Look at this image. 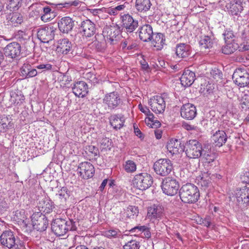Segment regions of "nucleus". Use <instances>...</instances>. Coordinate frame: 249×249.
<instances>
[{"label":"nucleus","instance_id":"obj_1","mask_svg":"<svg viewBox=\"0 0 249 249\" xmlns=\"http://www.w3.org/2000/svg\"><path fill=\"white\" fill-rule=\"evenodd\" d=\"M52 230L57 236L65 235L69 231H76L77 227L75 222L72 220H66L62 218H56L52 223Z\"/></svg>","mask_w":249,"mask_h":249},{"label":"nucleus","instance_id":"obj_2","mask_svg":"<svg viewBox=\"0 0 249 249\" xmlns=\"http://www.w3.org/2000/svg\"><path fill=\"white\" fill-rule=\"evenodd\" d=\"M179 196L183 202L194 203L198 201L200 195L198 189L196 185L187 183L180 189Z\"/></svg>","mask_w":249,"mask_h":249},{"label":"nucleus","instance_id":"obj_3","mask_svg":"<svg viewBox=\"0 0 249 249\" xmlns=\"http://www.w3.org/2000/svg\"><path fill=\"white\" fill-rule=\"evenodd\" d=\"M0 240L2 246L9 249H18L22 246L19 238L11 231H3L0 235Z\"/></svg>","mask_w":249,"mask_h":249},{"label":"nucleus","instance_id":"obj_4","mask_svg":"<svg viewBox=\"0 0 249 249\" xmlns=\"http://www.w3.org/2000/svg\"><path fill=\"white\" fill-rule=\"evenodd\" d=\"M161 188L164 194L167 196H173L178 193L179 184L173 177H168L162 180Z\"/></svg>","mask_w":249,"mask_h":249},{"label":"nucleus","instance_id":"obj_5","mask_svg":"<svg viewBox=\"0 0 249 249\" xmlns=\"http://www.w3.org/2000/svg\"><path fill=\"white\" fill-rule=\"evenodd\" d=\"M153 182V178L151 175L147 172H142L135 176L133 184L137 188L145 190L151 186Z\"/></svg>","mask_w":249,"mask_h":249},{"label":"nucleus","instance_id":"obj_6","mask_svg":"<svg viewBox=\"0 0 249 249\" xmlns=\"http://www.w3.org/2000/svg\"><path fill=\"white\" fill-rule=\"evenodd\" d=\"M203 148L201 144L198 141L196 140H191L186 145V156L189 158H198L201 156Z\"/></svg>","mask_w":249,"mask_h":249},{"label":"nucleus","instance_id":"obj_7","mask_svg":"<svg viewBox=\"0 0 249 249\" xmlns=\"http://www.w3.org/2000/svg\"><path fill=\"white\" fill-rule=\"evenodd\" d=\"M120 33L119 26L117 25L106 26L103 30V35L106 40L110 44L117 43L118 36Z\"/></svg>","mask_w":249,"mask_h":249},{"label":"nucleus","instance_id":"obj_8","mask_svg":"<svg viewBox=\"0 0 249 249\" xmlns=\"http://www.w3.org/2000/svg\"><path fill=\"white\" fill-rule=\"evenodd\" d=\"M201 158L205 170L213 169L212 167L216 165L215 161V155L208 148L204 147L201 153Z\"/></svg>","mask_w":249,"mask_h":249},{"label":"nucleus","instance_id":"obj_9","mask_svg":"<svg viewBox=\"0 0 249 249\" xmlns=\"http://www.w3.org/2000/svg\"><path fill=\"white\" fill-rule=\"evenodd\" d=\"M32 221L34 229L39 231H45L48 225V220L44 214L38 213L32 215Z\"/></svg>","mask_w":249,"mask_h":249},{"label":"nucleus","instance_id":"obj_10","mask_svg":"<svg viewBox=\"0 0 249 249\" xmlns=\"http://www.w3.org/2000/svg\"><path fill=\"white\" fill-rule=\"evenodd\" d=\"M235 196L238 206L241 209H244L249 203V188L245 187L237 189Z\"/></svg>","mask_w":249,"mask_h":249},{"label":"nucleus","instance_id":"obj_11","mask_svg":"<svg viewBox=\"0 0 249 249\" xmlns=\"http://www.w3.org/2000/svg\"><path fill=\"white\" fill-rule=\"evenodd\" d=\"M232 79L236 85L243 88L249 84V74L240 69L236 70L232 75Z\"/></svg>","mask_w":249,"mask_h":249},{"label":"nucleus","instance_id":"obj_12","mask_svg":"<svg viewBox=\"0 0 249 249\" xmlns=\"http://www.w3.org/2000/svg\"><path fill=\"white\" fill-rule=\"evenodd\" d=\"M121 102V99L120 95L115 91L107 94L103 99L104 104L110 109L117 107Z\"/></svg>","mask_w":249,"mask_h":249},{"label":"nucleus","instance_id":"obj_13","mask_svg":"<svg viewBox=\"0 0 249 249\" xmlns=\"http://www.w3.org/2000/svg\"><path fill=\"white\" fill-rule=\"evenodd\" d=\"M79 29L82 36L86 37H90L93 36L96 32L95 24L89 19L82 21Z\"/></svg>","mask_w":249,"mask_h":249},{"label":"nucleus","instance_id":"obj_14","mask_svg":"<svg viewBox=\"0 0 249 249\" xmlns=\"http://www.w3.org/2000/svg\"><path fill=\"white\" fill-rule=\"evenodd\" d=\"M238 49L239 51H243L249 50V47L244 45L241 48L235 40H232L231 41L225 42V45L222 47L221 50L222 53L225 54H231Z\"/></svg>","mask_w":249,"mask_h":249},{"label":"nucleus","instance_id":"obj_15","mask_svg":"<svg viewBox=\"0 0 249 249\" xmlns=\"http://www.w3.org/2000/svg\"><path fill=\"white\" fill-rule=\"evenodd\" d=\"M181 116L186 120H193L196 115V107L190 103L183 105L180 108Z\"/></svg>","mask_w":249,"mask_h":249},{"label":"nucleus","instance_id":"obj_16","mask_svg":"<svg viewBox=\"0 0 249 249\" xmlns=\"http://www.w3.org/2000/svg\"><path fill=\"white\" fill-rule=\"evenodd\" d=\"M4 52L6 56L12 58H16L20 54V45L16 42L10 43L4 48Z\"/></svg>","mask_w":249,"mask_h":249},{"label":"nucleus","instance_id":"obj_17","mask_svg":"<svg viewBox=\"0 0 249 249\" xmlns=\"http://www.w3.org/2000/svg\"><path fill=\"white\" fill-rule=\"evenodd\" d=\"M54 31L51 27H45L38 29L37 37L42 42L48 43L54 37Z\"/></svg>","mask_w":249,"mask_h":249},{"label":"nucleus","instance_id":"obj_18","mask_svg":"<svg viewBox=\"0 0 249 249\" xmlns=\"http://www.w3.org/2000/svg\"><path fill=\"white\" fill-rule=\"evenodd\" d=\"M122 18L123 27L127 32L132 33L138 27V21L134 20L129 14L124 15Z\"/></svg>","mask_w":249,"mask_h":249},{"label":"nucleus","instance_id":"obj_19","mask_svg":"<svg viewBox=\"0 0 249 249\" xmlns=\"http://www.w3.org/2000/svg\"><path fill=\"white\" fill-rule=\"evenodd\" d=\"M166 147L172 155L178 154L183 151V146L181 145L180 141L178 139H171L168 142Z\"/></svg>","mask_w":249,"mask_h":249},{"label":"nucleus","instance_id":"obj_20","mask_svg":"<svg viewBox=\"0 0 249 249\" xmlns=\"http://www.w3.org/2000/svg\"><path fill=\"white\" fill-rule=\"evenodd\" d=\"M59 30L63 33H68L74 26V21L71 18L65 17L62 18L58 22Z\"/></svg>","mask_w":249,"mask_h":249},{"label":"nucleus","instance_id":"obj_21","mask_svg":"<svg viewBox=\"0 0 249 249\" xmlns=\"http://www.w3.org/2000/svg\"><path fill=\"white\" fill-rule=\"evenodd\" d=\"M196 75L194 72L190 70H185L180 80L181 85L184 87L191 86L195 80Z\"/></svg>","mask_w":249,"mask_h":249},{"label":"nucleus","instance_id":"obj_22","mask_svg":"<svg viewBox=\"0 0 249 249\" xmlns=\"http://www.w3.org/2000/svg\"><path fill=\"white\" fill-rule=\"evenodd\" d=\"M72 91L76 96L83 97L88 92L87 84L83 81L77 82L72 88Z\"/></svg>","mask_w":249,"mask_h":249},{"label":"nucleus","instance_id":"obj_23","mask_svg":"<svg viewBox=\"0 0 249 249\" xmlns=\"http://www.w3.org/2000/svg\"><path fill=\"white\" fill-rule=\"evenodd\" d=\"M227 140V136L223 130H218L212 137V141L216 146L220 147L225 144Z\"/></svg>","mask_w":249,"mask_h":249},{"label":"nucleus","instance_id":"obj_24","mask_svg":"<svg viewBox=\"0 0 249 249\" xmlns=\"http://www.w3.org/2000/svg\"><path fill=\"white\" fill-rule=\"evenodd\" d=\"M38 208L40 212L45 214L50 213L54 208L53 202L48 198H44L39 201Z\"/></svg>","mask_w":249,"mask_h":249},{"label":"nucleus","instance_id":"obj_25","mask_svg":"<svg viewBox=\"0 0 249 249\" xmlns=\"http://www.w3.org/2000/svg\"><path fill=\"white\" fill-rule=\"evenodd\" d=\"M175 167L172 161L169 159H160L157 161V171H172L175 170Z\"/></svg>","mask_w":249,"mask_h":249},{"label":"nucleus","instance_id":"obj_26","mask_svg":"<svg viewBox=\"0 0 249 249\" xmlns=\"http://www.w3.org/2000/svg\"><path fill=\"white\" fill-rule=\"evenodd\" d=\"M153 32L152 28L149 25H144L141 27L139 31L140 39L144 41L150 40L153 37Z\"/></svg>","mask_w":249,"mask_h":249},{"label":"nucleus","instance_id":"obj_27","mask_svg":"<svg viewBox=\"0 0 249 249\" xmlns=\"http://www.w3.org/2000/svg\"><path fill=\"white\" fill-rule=\"evenodd\" d=\"M124 117L122 115H113L109 118L111 125L115 129L122 128L124 125Z\"/></svg>","mask_w":249,"mask_h":249},{"label":"nucleus","instance_id":"obj_28","mask_svg":"<svg viewBox=\"0 0 249 249\" xmlns=\"http://www.w3.org/2000/svg\"><path fill=\"white\" fill-rule=\"evenodd\" d=\"M176 53L179 58H186L190 55V46L185 43H179L176 45Z\"/></svg>","mask_w":249,"mask_h":249},{"label":"nucleus","instance_id":"obj_29","mask_svg":"<svg viewBox=\"0 0 249 249\" xmlns=\"http://www.w3.org/2000/svg\"><path fill=\"white\" fill-rule=\"evenodd\" d=\"M214 43V37L211 33V35H205L201 36L199 45L202 49H211Z\"/></svg>","mask_w":249,"mask_h":249},{"label":"nucleus","instance_id":"obj_30","mask_svg":"<svg viewBox=\"0 0 249 249\" xmlns=\"http://www.w3.org/2000/svg\"><path fill=\"white\" fill-rule=\"evenodd\" d=\"M71 48V43L68 39H60L58 42L57 50L63 54H67Z\"/></svg>","mask_w":249,"mask_h":249},{"label":"nucleus","instance_id":"obj_31","mask_svg":"<svg viewBox=\"0 0 249 249\" xmlns=\"http://www.w3.org/2000/svg\"><path fill=\"white\" fill-rule=\"evenodd\" d=\"M7 19L13 26L16 27L21 24L23 21V17L20 13L18 12L12 13L9 14Z\"/></svg>","mask_w":249,"mask_h":249},{"label":"nucleus","instance_id":"obj_32","mask_svg":"<svg viewBox=\"0 0 249 249\" xmlns=\"http://www.w3.org/2000/svg\"><path fill=\"white\" fill-rule=\"evenodd\" d=\"M210 179L208 172H201V175L196 178V182L202 187L206 188L210 183Z\"/></svg>","mask_w":249,"mask_h":249},{"label":"nucleus","instance_id":"obj_33","mask_svg":"<svg viewBox=\"0 0 249 249\" xmlns=\"http://www.w3.org/2000/svg\"><path fill=\"white\" fill-rule=\"evenodd\" d=\"M14 124L11 119L7 116H2L0 117V132H4L7 130L11 128Z\"/></svg>","mask_w":249,"mask_h":249},{"label":"nucleus","instance_id":"obj_34","mask_svg":"<svg viewBox=\"0 0 249 249\" xmlns=\"http://www.w3.org/2000/svg\"><path fill=\"white\" fill-rule=\"evenodd\" d=\"M167 98V94L165 93L160 95H157V111L158 113L164 112L165 107V99Z\"/></svg>","mask_w":249,"mask_h":249},{"label":"nucleus","instance_id":"obj_35","mask_svg":"<svg viewBox=\"0 0 249 249\" xmlns=\"http://www.w3.org/2000/svg\"><path fill=\"white\" fill-rule=\"evenodd\" d=\"M151 5L150 0H136L135 7L140 12L147 11Z\"/></svg>","mask_w":249,"mask_h":249},{"label":"nucleus","instance_id":"obj_36","mask_svg":"<svg viewBox=\"0 0 249 249\" xmlns=\"http://www.w3.org/2000/svg\"><path fill=\"white\" fill-rule=\"evenodd\" d=\"M85 152L89 160H96L99 154L98 148L91 145L85 147Z\"/></svg>","mask_w":249,"mask_h":249},{"label":"nucleus","instance_id":"obj_37","mask_svg":"<svg viewBox=\"0 0 249 249\" xmlns=\"http://www.w3.org/2000/svg\"><path fill=\"white\" fill-rule=\"evenodd\" d=\"M243 9L242 2L240 0L233 3L230 6L229 12L232 15L237 16Z\"/></svg>","mask_w":249,"mask_h":249},{"label":"nucleus","instance_id":"obj_38","mask_svg":"<svg viewBox=\"0 0 249 249\" xmlns=\"http://www.w3.org/2000/svg\"><path fill=\"white\" fill-rule=\"evenodd\" d=\"M165 36L162 33H157V50H161L166 45Z\"/></svg>","mask_w":249,"mask_h":249},{"label":"nucleus","instance_id":"obj_39","mask_svg":"<svg viewBox=\"0 0 249 249\" xmlns=\"http://www.w3.org/2000/svg\"><path fill=\"white\" fill-rule=\"evenodd\" d=\"M103 235L108 238H119L121 236V232L118 229H111L104 232Z\"/></svg>","mask_w":249,"mask_h":249},{"label":"nucleus","instance_id":"obj_40","mask_svg":"<svg viewBox=\"0 0 249 249\" xmlns=\"http://www.w3.org/2000/svg\"><path fill=\"white\" fill-rule=\"evenodd\" d=\"M22 0H9L7 8L10 11H17L21 6Z\"/></svg>","mask_w":249,"mask_h":249},{"label":"nucleus","instance_id":"obj_41","mask_svg":"<svg viewBox=\"0 0 249 249\" xmlns=\"http://www.w3.org/2000/svg\"><path fill=\"white\" fill-rule=\"evenodd\" d=\"M24 101L23 95L14 93L11 96V102L15 106H19L21 105Z\"/></svg>","mask_w":249,"mask_h":249},{"label":"nucleus","instance_id":"obj_42","mask_svg":"<svg viewBox=\"0 0 249 249\" xmlns=\"http://www.w3.org/2000/svg\"><path fill=\"white\" fill-rule=\"evenodd\" d=\"M125 8L124 5H120L114 8H105L104 11L110 15L115 16L118 14L119 12Z\"/></svg>","mask_w":249,"mask_h":249},{"label":"nucleus","instance_id":"obj_43","mask_svg":"<svg viewBox=\"0 0 249 249\" xmlns=\"http://www.w3.org/2000/svg\"><path fill=\"white\" fill-rule=\"evenodd\" d=\"M154 205L152 207H148L147 209V219L154 223L156 221V207Z\"/></svg>","mask_w":249,"mask_h":249},{"label":"nucleus","instance_id":"obj_44","mask_svg":"<svg viewBox=\"0 0 249 249\" xmlns=\"http://www.w3.org/2000/svg\"><path fill=\"white\" fill-rule=\"evenodd\" d=\"M145 123L147 126L150 128H154L156 124L155 116L153 113H149L145 118Z\"/></svg>","mask_w":249,"mask_h":249},{"label":"nucleus","instance_id":"obj_45","mask_svg":"<svg viewBox=\"0 0 249 249\" xmlns=\"http://www.w3.org/2000/svg\"><path fill=\"white\" fill-rule=\"evenodd\" d=\"M78 168L82 171H92L94 170L93 165L88 161L81 162L79 165Z\"/></svg>","mask_w":249,"mask_h":249},{"label":"nucleus","instance_id":"obj_46","mask_svg":"<svg viewBox=\"0 0 249 249\" xmlns=\"http://www.w3.org/2000/svg\"><path fill=\"white\" fill-rule=\"evenodd\" d=\"M140 243L136 240H130L126 243L123 247L124 249H139Z\"/></svg>","mask_w":249,"mask_h":249},{"label":"nucleus","instance_id":"obj_47","mask_svg":"<svg viewBox=\"0 0 249 249\" xmlns=\"http://www.w3.org/2000/svg\"><path fill=\"white\" fill-rule=\"evenodd\" d=\"M139 213L138 208L135 206H129L127 208V215L129 218H134V216H137Z\"/></svg>","mask_w":249,"mask_h":249},{"label":"nucleus","instance_id":"obj_48","mask_svg":"<svg viewBox=\"0 0 249 249\" xmlns=\"http://www.w3.org/2000/svg\"><path fill=\"white\" fill-rule=\"evenodd\" d=\"M223 35L224 36L225 42H229L232 40H235V36L232 31L230 29L225 30L224 33L223 34Z\"/></svg>","mask_w":249,"mask_h":249},{"label":"nucleus","instance_id":"obj_49","mask_svg":"<svg viewBox=\"0 0 249 249\" xmlns=\"http://www.w3.org/2000/svg\"><path fill=\"white\" fill-rule=\"evenodd\" d=\"M85 78L93 84L98 83L99 81L102 80L100 77H97L96 75L92 72L87 73L85 75Z\"/></svg>","mask_w":249,"mask_h":249},{"label":"nucleus","instance_id":"obj_50","mask_svg":"<svg viewBox=\"0 0 249 249\" xmlns=\"http://www.w3.org/2000/svg\"><path fill=\"white\" fill-rule=\"evenodd\" d=\"M59 196V198L61 199H64V201H66L67 198L70 196L69 192L68 191L67 187H62L59 191L58 193L57 194Z\"/></svg>","mask_w":249,"mask_h":249},{"label":"nucleus","instance_id":"obj_51","mask_svg":"<svg viewBox=\"0 0 249 249\" xmlns=\"http://www.w3.org/2000/svg\"><path fill=\"white\" fill-rule=\"evenodd\" d=\"M124 168L126 171H135L136 165L133 161L128 160L125 162Z\"/></svg>","mask_w":249,"mask_h":249},{"label":"nucleus","instance_id":"obj_52","mask_svg":"<svg viewBox=\"0 0 249 249\" xmlns=\"http://www.w3.org/2000/svg\"><path fill=\"white\" fill-rule=\"evenodd\" d=\"M211 75L213 78L218 80L221 79L222 78V73L221 71L217 68L212 69L211 71Z\"/></svg>","mask_w":249,"mask_h":249},{"label":"nucleus","instance_id":"obj_53","mask_svg":"<svg viewBox=\"0 0 249 249\" xmlns=\"http://www.w3.org/2000/svg\"><path fill=\"white\" fill-rule=\"evenodd\" d=\"M203 88H201V90L204 94H209L212 92L214 89L213 84L208 83L206 85H204Z\"/></svg>","mask_w":249,"mask_h":249},{"label":"nucleus","instance_id":"obj_54","mask_svg":"<svg viewBox=\"0 0 249 249\" xmlns=\"http://www.w3.org/2000/svg\"><path fill=\"white\" fill-rule=\"evenodd\" d=\"M164 205L159 204L157 206V218L164 215Z\"/></svg>","mask_w":249,"mask_h":249},{"label":"nucleus","instance_id":"obj_55","mask_svg":"<svg viewBox=\"0 0 249 249\" xmlns=\"http://www.w3.org/2000/svg\"><path fill=\"white\" fill-rule=\"evenodd\" d=\"M31 68V65L28 64H24L20 68L21 75L23 76L26 77L28 74L30 69Z\"/></svg>","mask_w":249,"mask_h":249},{"label":"nucleus","instance_id":"obj_56","mask_svg":"<svg viewBox=\"0 0 249 249\" xmlns=\"http://www.w3.org/2000/svg\"><path fill=\"white\" fill-rule=\"evenodd\" d=\"M82 2L79 0H74V1H71L65 3L63 5V7H68L71 6L77 7L80 6Z\"/></svg>","mask_w":249,"mask_h":249},{"label":"nucleus","instance_id":"obj_57","mask_svg":"<svg viewBox=\"0 0 249 249\" xmlns=\"http://www.w3.org/2000/svg\"><path fill=\"white\" fill-rule=\"evenodd\" d=\"M145 226H138L134 227L130 230L131 232H136L137 233L143 232L146 230Z\"/></svg>","mask_w":249,"mask_h":249},{"label":"nucleus","instance_id":"obj_58","mask_svg":"<svg viewBox=\"0 0 249 249\" xmlns=\"http://www.w3.org/2000/svg\"><path fill=\"white\" fill-rule=\"evenodd\" d=\"M94 172H77L78 175L82 178L88 179L92 177Z\"/></svg>","mask_w":249,"mask_h":249},{"label":"nucleus","instance_id":"obj_59","mask_svg":"<svg viewBox=\"0 0 249 249\" xmlns=\"http://www.w3.org/2000/svg\"><path fill=\"white\" fill-rule=\"evenodd\" d=\"M89 13L93 15V16H98L99 17L104 12V9H87Z\"/></svg>","mask_w":249,"mask_h":249},{"label":"nucleus","instance_id":"obj_60","mask_svg":"<svg viewBox=\"0 0 249 249\" xmlns=\"http://www.w3.org/2000/svg\"><path fill=\"white\" fill-rule=\"evenodd\" d=\"M8 208V205L4 199H0V213L5 211Z\"/></svg>","mask_w":249,"mask_h":249},{"label":"nucleus","instance_id":"obj_61","mask_svg":"<svg viewBox=\"0 0 249 249\" xmlns=\"http://www.w3.org/2000/svg\"><path fill=\"white\" fill-rule=\"evenodd\" d=\"M36 68L38 69H45L46 70H49L52 69V65L50 64H42L36 66Z\"/></svg>","mask_w":249,"mask_h":249},{"label":"nucleus","instance_id":"obj_62","mask_svg":"<svg viewBox=\"0 0 249 249\" xmlns=\"http://www.w3.org/2000/svg\"><path fill=\"white\" fill-rule=\"evenodd\" d=\"M134 133L137 137H138L142 140L144 139V135L142 134V133L141 132V131L138 127H136L135 125H134Z\"/></svg>","mask_w":249,"mask_h":249},{"label":"nucleus","instance_id":"obj_63","mask_svg":"<svg viewBox=\"0 0 249 249\" xmlns=\"http://www.w3.org/2000/svg\"><path fill=\"white\" fill-rule=\"evenodd\" d=\"M241 179L242 182L249 184V172H245L244 175H241Z\"/></svg>","mask_w":249,"mask_h":249},{"label":"nucleus","instance_id":"obj_64","mask_svg":"<svg viewBox=\"0 0 249 249\" xmlns=\"http://www.w3.org/2000/svg\"><path fill=\"white\" fill-rule=\"evenodd\" d=\"M51 14H44L41 17V19L44 22L50 21L53 18L51 16Z\"/></svg>","mask_w":249,"mask_h":249}]
</instances>
